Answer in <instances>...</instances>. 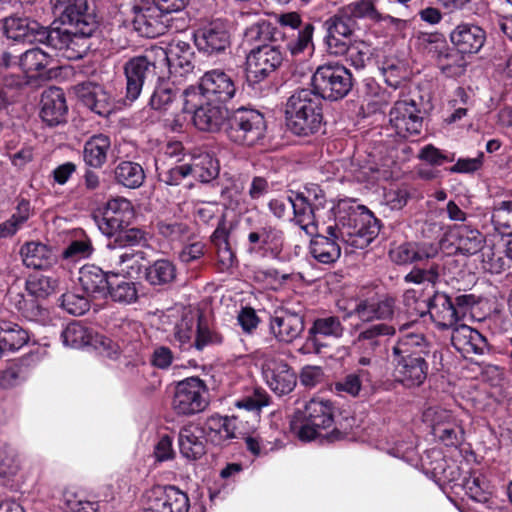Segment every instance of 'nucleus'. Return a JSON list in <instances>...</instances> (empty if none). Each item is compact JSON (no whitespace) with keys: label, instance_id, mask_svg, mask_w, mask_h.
<instances>
[{"label":"nucleus","instance_id":"obj_1","mask_svg":"<svg viewBox=\"0 0 512 512\" xmlns=\"http://www.w3.org/2000/svg\"><path fill=\"white\" fill-rule=\"evenodd\" d=\"M328 221L310 242V253L323 264L337 261L341 255V244L364 249L380 231L377 218L365 206L340 201L326 211Z\"/></svg>","mask_w":512,"mask_h":512},{"label":"nucleus","instance_id":"obj_2","mask_svg":"<svg viewBox=\"0 0 512 512\" xmlns=\"http://www.w3.org/2000/svg\"><path fill=\"white\" fill-rule=\"evenodd\" d=\"M287 128L297 136H309L318 132L322 125L320 98L308 88L294 91L285 105Z\"/></svg>","mask_w":512,"mask_h":512},{"label":"nucleus","instance_id":"obj_3","mask_svg":"<svg viewBox=\"0 0 512 512\" xmlns=\"http://www.w3.org/2000/svg\"><path fill=\"white\" fill-rule=\"evenodd\" d=\"M334 423V408L329 400L312 398L297 409L290 421V428L302 441L324 436Z\"/></svg>","mask_w":512,"mask_h":512},{"label":"nucleus","instance_id":"obj_4","mask_svg":"<svg viewBox=\"0 0 512 512\" xmlns=\"http://www.w3.org/2000/svg\"><path fill=\"white\" fill-rule=\"evenodd\" d=\"M224 130L235 144L252 146L264 137L266 122L259 111L240 107L228 114Z\"/></svg>","mask_w":512,"mask_h":512},{"label":"nucleus","instance_id":"obj_5","mask_svg":"<svg viewBox=\"0 0 512 512\" xmlns=\"http://www.w3.org/2000/svg\"><path fill=\"white\" fill-rule=\"evenodd\" d=\"M313 92L321 99L337 101L352 89L351 72L338 63L319 66L311 77Z\"/></svg>","mask_w":512,"mask_h":512},{"label":"nucleus","instance_id":"obj_6","mask_svg":"<svg viewBox=\"0 0 512 512\" xmlns=\"http://www.w3.org/2000/svg\"><path fill=\"white\" fill-rule=\"evenodd\" d=\"M172 409L177 415L191 416L204 411L209 405V390L199 377H188L176 383Z\"/></svg>","mask_w":512,"mask_h":512},{"label":"nucleus","instance_id":"obj_7","mask_svg":"<svg viewBox=\"0 0 512 512\" xmlns=\"http://www.w3.org/2000/svg\"><path fill=\"white\" fill-rule=\"evenodd\" d=\"M157 63L154 48L151 47L144 55L133 57L124 64L126 97L129 100H136L146 81L152 80L154 76H157L158 80L165 79Z\"/></svg>","mask_w":512,"mask_h":512},{"label":"nucleus","instance_id":"obj_8","mask_svg":"<svg viewBox=\"0 0 512 512\" xmlns=\"http://www.w3.org/2000/svg\"><path fill=\"white\" fill-rule=\"evenodd\" d=\"M153 48L164 78L169 75L184 77L193 71L194 53L188 42L172 40L167 48L159 46H153Z\"/></svg>","mask_w":512,"mask_h":512},{"label":"nucleus","instance_id":"obj_9","mask_svg":"<svg viewBox=\"0 0 512 512\" xmlns=\"http://www.w3.org/2000/svg\"><path fill=\"white\" fill-rule=\"evenodd\" d=\"M280 47L272 44L258 46L247 56L246 79L249 85H255L270 76L283 62Z\"/></svg>","mask_w":512,"mask_h":512},{"label":"nucleus","instance_id":"obj_10","mask_svg":"<svg viewBox=\"0 0 512 512\" xmlns=\"http://www.w3.org/2000/svg\"><path fill=\"white\" fill-rule=\"evenodd\" d=\"M199 90L206 101L221 105L231 101L237 95L239 87L233 75L215 68L201 76Z\"/></svg>","mask_w":512,"mask_h":512},{"label":"nucleus","instance_id":"obj_11","mask_svg":"<svg viewBox=\"0 0 512 512\" xmlns=\"http://www.w3.org/2000/svg\"><path fill=\"white\" fill-rule=\"evenodd\" d=\"M86 0H53V12L59 16L63 24L72 27L70 32L81 35L85 39L90 37L96 30L94 18L86 13Z\"/></svg>","mask_w":512,"mask_h":512},{"label":"nucleus","instance_id":"obj_12","mask_svg":"<svg viewBox=\"0 0 512 512\" xmlns=\"http://www.w3.org/2000/svg\"><path fill=\"white\" fill-rule=\"evenodd\" d=\"M389 122L398 136L402 138L417 136L423 128L421 109L414 99H399L389 112Z\"/></svg>","mask_w":512,"mask_h":512},{"label":"nucleus","instance_id":"obj_13","mask_svg":"<svg viewBox=\"0 0 512 512\" xmlns=\"http://www.w3.org/2000/svg\"><path fill=\"white\" fill-rule=\"evenodd\" d=\"M188 495L173 485L152 487L145 495V512H188Z\"/></svg>","mask_w":512,"mask_h":512},{"label":"nucleus","instance_id":"obj_14","mask_svg":"<svg viewBox=\"0 0 512 512\" xmlns=\"http://www.w3.org/2000/svg\"><path fill=\"white\" fill-rule=\"evenodd\" d=\"M133 25L144 37L155 38L166 32L169 27L168 13L148 0H141L132 7Z\"/></svg>","mask_w":512,"mask_h":512},{"label":"nucleus","instance_id":"obj_15","mask_svg":"<svg viewBox=\"0 0 512 512\" xmlns=\"http://www.w3.org/2000/svg\"><path fill=\"white\" fill-rule=\"evenodd\" d=\"M261 369L265 383L276 395H287L296 387V374L285 360L267 356Z\"/></svg>","mask_w":512,"mask_h":512},{"label":"nucleus","instance_id":"obj_16","mask_svg":"<svg viewBox=\"0 0 512 512\" xmlns=\"http://www.w3.org/2000/svg\"><path fill=\"white\" fill-rule=\"evenodd\" d=\"M133 218L131 202L125 198H115L107 202L102 218L97 220V226L102 234L113 237L127 228Z\"/></svg>","mask_w":512,"mask_h":512},{"label":"nucleus","instance_id":"obj_17","mask_svg":"<svg viewBox=\"0 0 512 512\" xmlns=\"http://www.w3.org/2000/svg\"><path fill=\"white\" fill-rule=\"evenodd\" d=\"M194 39L198 50L207 55L224 52L231 44L228 25L220 19L198 29L194 34Z\"/></svg>","mask_w":512,"mask_h":512},{"label":"nucleus","instance_id":"obj_18","mask_svg":"<svg viewBox=\"0 0 512 512\" xmlns=\"http://www.w3.org/2000/svg\"><path fill=\"white\" fill-rule=\"evenodd\" d=\"M393 376L406 388L421 386L428 375L429 364L424 357L392 356Z\"/></svg>","mask_w":512,"mask_h":512},{"label":"nucleus","instance_id":"obj_19","mask_svg":"<svg viewBox=\"0 0 512 512\" xmlns=\"http://www.w3.org/2000/svg\"><path fill=\"white\" fill-rule=\"evenodd\" d=\"M441 243L444 248H451L454 253L471 256L483 248L485 238L476 228L467 225H455Z\"/></svg>","mask_w":512,"mask_h":512},{"label":"nucleus","instance_id":"obj_20","mask_svg":"<svg viewBox=\"0 0 512 512\" xmlns=\"http://www.w3.org/2000/svg\"><path fill=\"white\" fill-rule=\"evenodd\" d=\"M304 329V316L288 309L275 311L269 321L270 333L278 342L292 343Z\"/></svg>","mask_w":512,"mask_h":512},{"label":"nucleus","instance_id":"obj_21","mask_svg":"<svg viewBox=\"0 0 512 512\" xmlns=\"http://www.w3.org/2000/svg\"><path fill=\"white\" fill-rule=\"evenodd\" d=\"M249 251L260 252L264 256L279 259L284 246V232L274 225H264L247 236Z\"/></svg>","mask_w":512,"mask_h":512},{"label":"nucleus","instance_id":"obj_22","mask_svg":"<svg viewBox=\"0 0 512 512\" xmlns=\"http://www.w3.org/2000/svg\"><path fill=\"white\" fill-rule=\"evenodd\" d=\"M75 92L87 108L100 116H109L115 108L113 97L99 84L80 83L75 86Z\"/></svg>","mask_w":512,"mask_h":512},{"label":"nucleus","instance_id":"obj_23","mask_svg":"<svg viewBox=\"0 0 512 512\" xmlns=\"http://www.w3.org/2000/svg\"><path fill=\"white\" fill-rule=\"evenodd\" d=\"M451 330V343L464 356L483 355L489 350L487 339L478 330L466 324H457Z\"/></svg>","mask_w":512,"mask_h":512},{"label":"nucleus","instance_id":"obj_24","mask_svg":"<svg viewBox=\"0 0 512 512\" xmlns=\"http://www.w3.org/2000/svg\"><path fill=\"white\" fill-rule=\"evenodd\" d=\"M426 312L440 329H452L458 324L459 314L451 298L442 292L434 291L428 302H423Z\"/></svg>","mask_w":512,"mask_h":512},{"label":"nucleus","instance_id":"obj_25","mask_svg":"<svg viewBox=\"0 0 512 512\" xmlns=\"http://www.w3.org/2000/svg\"><path fill=\"white\" fill-rule=\"evenodd\" d=\"M450 40L461 53H477L485 43L486 34L477 25L461 23L450 33Z\"/></svg>","mask_w":512,"mask_h":512},{"label":"nucleus","instance_id":"obj_26","mask_svg":"<svg viewBox=\"0 0 512 512\" xmlns=\"http://www.w3.org/2000/svg\"><path fill=\"white\" fill-rule=\"evenodd\" d=\"M42 120L49 126H56L65 122L67 105L62 89L50 87L42 93L41 97Z\"/></svg>","mask_w":512,"mask_h":512},{"label":"nucleus","instance_id":"obj_27","mask_svg":"<svg viewBox=\"0 0 512 512\" xmlns=\"http://www.w3.org/2000/svg\"><path fill=\"white\" fill-rule=\"evenodd\" d=\"M394 334L393 326L385 323L373 324L360 331L352 345L361 354L373 355L382 347V338Z\"/></svg>","mask_w":512,"mask_h":512},{"label":"nucleus","instance_id":"obj_28","mask_svg":"<svg viewBox=\"0 0 512 512\" xmlns=\"http://www.w3.org/2000/svg\"><path fill=\"white\" fill-rule=\"evenodd\" d=\"M438 254V247L428 243H403L391 249L389 253L391 260L398 265L433 259Z\"/></svg>","mask_w":512,"mask_h":512},{"label":"nucleus","instance_id":"obj_29","mask_svg":"<svg viewBox=\"0 0 512 512\" xmlns=\"http://www.w3.org/2000/svg\"><path fill=\"white\" fill-rule=\"evenodd\" d=\"M287 202L291 204L294 213V222L297 224L307 235L314 236L323 227L324 215L319 211L308 206L296 196L289 197Z\"/></svg>","mask_w":512,"mask_h":512},{"label":"nucleus","instance_id":"obj_30","mask_svg":"<svg viewBox=\"0 0 512 512\" xmlns=\"http://www.w3.org/2000/svg\"><path fill=\"white\" fill-rule=\"evenodd\" d=\"M208 102L194 111L193 123L201 131L217 132L227 122L228 111L222 105Z\"/></svg>","mask_w":512,"mask_h":512},{"label":"nucleus","instance_id":"obj_31","mask_svg":"<svg viewBox=\"0 0 512 512\" xmlns=\"http://www.w3.org/2000/svg\"><path fill=\"white\" fill-rule=\"evenodd\" d=\"M229 233L225 227V221L221 217L217 227L212 233L210 239L217 254V265L221 272L230 270L237 262L236 255L228 241Z\"/></svg>","mask_w":512,"mask_h":512},{"label":"nucleus","instance_id":"obj_32","mask_svg":"<svg viewBox=\"0 0 512 512\" xmlns=\"http://www.w3.org/2000/svg\"><path fill=\"white\" fill-rule=\"evenodd\" d=\"M79 284L87 296L103 297L110 285L109 274L95 265H86L79 271Z\"/></svg>","mask_w":512,"mask_h":512},{"label":"nucleus","instance_id":"obj_33","mask_svg":"<svg viewBox=\"0 0 512 512\" xmlns=\"http://www.w3.org/2000/svg\"><path fill=\"white\" fill-rule=\"evenodd\" d=\"M204 431L197 425L184 426L179 433V448L183 457L197 460L205 454Z\"/></svg>","mask_w":512,"mask_h":512},{"label":"nucleus","instance_id":"obj_34","mask_svg":"<svg viewBox=\"0 0 512 512\" xmlns=\"http://www.w3.org/2000/svg\"><path fill=\"white\" fill-rule=\"evenodd\" d=\"M345 332V327L337 316L329 315L316 318L308 330L307 341L318 346L321 339H340Z\"/></svg>","mask_w":512,"mask_h":512},{"label":"nucleus","instance_id":"obj_35","mask_svg":"<svg viewBox=\"0 0 512 512\" xmlns=\"http://www.w3.org/2000/svg\"><path fill=\"white\" fill-rule=\"evenodd\" d=\"M20 253L24 265L32 269H47L56 261L53 250L40 242L26 243L22 246Z\"/></svg>","mask_w":512,"mask_h":512},{"label":"nucleus","instance_id":"obj_36","mask_svg":"<svg viewBox=\"0 0 512 512\" xmlns=\"http://www.w3.org/2000/svg\"><path fill=\"white\" fill-rule=\"evenodd\" d=\"M42 25L24 17H9L4 22L6 36L15 41L38 42Z\"/></svg>","mask_w":512,"mask_h":512},{"label":"nucleus","instance_id":"obj_37","mask_svg":"<svg viewBox=\"0 0 512 512\" xmlns=\"http://www.w3.org/2000/svg\"><path fill=\"white\" fill-rule=\"evenodd\" d=\"M395 301L391 297L383 299H369L359 302L354 313L362 321H372L374 319H388L394 314Z\"/></svg>","mask_w":512,"mask_h":512},{"label":"nucleus","instance_id":"obj_38","mask_svg":"<svg viewBox=\"0 0 512 512\" xmlns=\"http://www.w3.org/2000/svg\"><path fill=\"white\" fill-rule=\"evenodd\" d=\"M202 430L207 440L218 446L224 445L228 440L235 437L234 421L219 415L209 417Z\"/></svg>","mask_w":512,"mask_h":512},{"label":"nucleus","instance_id":"obj_39","mask_svg":"<svg viewBox=\"0 0 512 512\" xmlns=\"http://www.w3.org/2000/svg\"><path fill=\"white\" fill-rule=\"evenodd\" d=\"M29 338L26 329L18 323L0 316V344L3 351L19 350L28 343Z\"/></svg>","mask_w":512,"mask_h":512},{"label":"nucleus","instance_id":"obj_40","mask_svg":"<svg viewBox=\"0 0 512 512\" xmlns=\"http://www.w3.org/2000/svg\"><path fill=\"white\" fill-rule=\"evenodd\" d=\"M200 318L198 315L187 313L176 323L174 339L178 342L181 350L189 351L194 348Z\"/></svg>","mask_w":512,"mask_h":512},{"label":"nucleus","instance_id":"obj_41","mask_svg":"<svg viewBox=\"0 0 512 512\" xmlns=\"http://www.w3.org/2000/svg\"><path fill=\"white\" fill-rule=\"evenodd\" d=\"M428 343L421 333L410 332L400 338L392 348V356L424 357L428 354Z\"/></svg>","mask_w":512,"mask_h":512},{"label":"nucleus","instance_id":"obj_42","mask_svg":"<svg viewBox=\"0 0 512 512\" xmlns=\"http://www.w3.org/2000/svg\"><path fill=\"white\" fill-rule=\"evenodd\" d=\"M110 146V138L104 134L91 137L84 146L83 157L85 163L94 168L102 167L106 162Z\"/></svg>","mask_w":512,"mask_h":512},{"label":"nucleus","instance_id":"obj_43","mask_svg":"<svg viewBox=\"0 0 512 512\" xmlns=\"http://www.w3.org/2000/svg\"><path fill=\"white\" fill-rule=\"evenodd\" d=\"M371 375L368 370L359 369L356 372L349 373L335 381L331 390L336 394L343 396L358 397L362 390L363 382H371Z\"/></svg>","mask_w":512,"mask_h":512},{"label":"nucleus","instance_id":"obj_44","mask_svg":"<svg viewBox=\"0 0 512 512\" xmlns=\"http://www.w3.org/2000/svg\"><path fill=\"white\" fill-rule=\"evenodd\" d=\"M114 175L117 183L130 189L140 187L145 179L142 166L132 161H121L116 166Z\"/></svg>","mask_w":512,"mask_h":512},{"label":"nucleus","instance_id":"obj_45","mask_svg":"<svg viewBox=\"0 0 512 512\" xmlns=\"http://www.w3.org/2000/svg\"><path fill=\"white\" fill-rule=\"evenodd\" d=\"M145 278L153 286L170 284L176 278V267L168 259L156 260L146 268Z\"/></svg>","mask_w":512,"mask_h":512},{"label":"nucleus","instance_id":"obj_46","mask_svg":"<svg viewBox=\"0 0 512 512\" xmlns=\"http://www.w3.org/2000/svg\"><path fill=\"white\" fill-rule=\"evenodd\" d=\"M189 166L191 176L203 183H208L215 179L220 169L218 160L208 153L194 157L192 163H189Z\"/></svg>","mask_w":512,"mask_h":512},{"label":"nucleus","instance_id":"obj_47","mask_svg":"<svg viewBox=\"0 0 512 512\" xmlns=\"http://www.w3.org/2000/svg\"><path fill=\"white\" fill-rule=\"evenodd\" d=\"M326 33L352 38L358 29V22H355L348 13L341 7L333 16L324 22Z\"/></svg>","mask_w":512,"mask_h":512},{"label":"nucleus","instance_id":"obj_48","mask_svg":"<svg viewBox=\"0 0 512 512\" xmlns=\"http://www.w3.org/2000/svg\"><path fill=\"white\" fill-rule=\"evenodd\" d=\"M378 3L379 0H355L343 6V9L355 22L361 19L378 24L381 15L377 7Z\"/></svg>","mask_w":512,"mask_h":512},{"label":"nucleus","instance_id":"obj_49","mask_svg":"<svg viewBox=\"0 0 512 512\" xmlns=\"http://www.w3.org/2000/svg\"><path fill=\"white\" fill-rule=\"evenodd\" d=\"M51 56L40 48H32L25 51L20 57V66L22 70L31 74V77H35L33 73L42 75V72L50 65Z\"/></svg>","mask_w":512,"mask_h":512},{"label":"nucleus","instance_id":"obj_50","mask_svg":"<svg viewBox=\"0 0 512 512\" xmlns=\"http://www.w3.org/2000/svg\"><path fill=\"white\" fill-rule=\"evenodd\" d=\"M61 339L66 347L80 349L90 345L92 341L91 331L80 323H71L61 333Z\"/></svg>","mask_w":512,"mask_h":512},{"label":"nucleus","instance_id":"obj_51","mask_svg":"<svg viewBox=\"0 0 512 512\" xmlns=\"http://www.w3.org/2000/svg\"><path fill=\"white\" fill-rule=\"evenodd\" d=\"M158 81L150 97L149 105L154 110L166 111L176 99L177 89L165 79Z\"/></svg>","mask_w":512,"mask_h":512},{"label":"nucleus","instance_id":"obj_52","mask_svg":"<svg viewBox=\"0 0 512 512\" xmlns=\"http://www.w3.org/2000/svg\"><path fill=\"white\" fill-rule=\"evenodd\" d=\"M491 222L501 235L512 234V201H500L492 208Z\"/></svg>","mask_w":512,"mask_h":512},{"label":"nucleus","instance_id":"obj_53","mask_svg":"<svg viewBox=\"0 0 512 512\" xmlns=\"http://www.w3.org/2000/svg\"><path fill=\"white\" fill-rule=\"evenodd\" d=\"M69 35L70 30L58 27L49 29L42 26L40 34H38V43L46 44L56 50L58 55L62 57Z\"/></svg>","mask_w":512,"mask_h":512},{"label":"nucleus","instance_id":"obj_54","mask_svg":"<svg viewBox=\"0 0 512 512\" xmlns=\"http://www.w3.org/2000/svg\"><path fill=\"white\" fill-rule=\"evenodd\" d=\"M107 294L110 295L114 302H118L120 304H131L138 298V291L135 283L125 280L119 282L110 280Z\"/></svg>","mask_w":512,"mask_h":512},{"label":"nucleus","instance_id":"obj_55","mask_svg":"<svg viewBox=\"0 0 512 512\" xmlns=\"http://www.w3.org/2000/svg\"><path fill=\"white\" fill-rule=\"evenodd\" d=\"M294 196L306 202L308 206H311L313 209L319 211L324 214V210L330 202L327 201L326 194L323 189L320 188L319 185L311 183L304 187L303 191L296 193ZM334 206L331 203V206L328 210Z\"/></svg>","mask_w":512,"mask_h":512},{"label":"nucleus","instance_id":"obj_56","mask_svg":"<svg viewBox=\"0 0 512 512\" xmlns=\"http://www.w3.org/2000/svg\"><path fill=\"white\" fill-rule=\"evenodd\" d=\"M28 378L27 369L19 363H11L0 371V388L9 390L22 385Z\"/></svg>","mask_w":512,"mask_h":512},{"label":"nucleus","instance_id":"obj_57","mask_svg":"<svg viewBox=\"0 0 512 512\" xmlns=\"http://www.w3.org/2000/svg\"><path fill=\"white\" fill-rule=\"evenodd\" d=\"M467 495L474 501L485 503L492 495L490 484L482 476H471L464 482Z\"/></svg>","mask_w":512,"mask_h":512},{"label":"nucleus","instance_id":"obj_58","mask_svg":"<svg viewBox=\"0 0 512 512\" xmlns=\"http://www.w3.org/2000/svg\"><path fill=\"white\" fill-rule=\"evenodd\" d=\"M441 267L437 263H432L428 268L414 267L408 274L405 275L404 281L406 283L424 284L428 283L432 287L439 281Z\"/></svg>","mask_w":512,"mask_h":512},{"label":"nucleus","instance_id":"obj_59","mask_svg":"<svg viewBox=\"0 0 512 512\" xmlns=\"http://www.w3.org/2000/svg\"><path fill=\"white\" fill-rule=\"evenodd\" d=\"M270 404V396L268 393L261 389L256 388L251 394L242 397L235 401V407L245 409L249 412L259 413L263 407Z\"/></svg>","mask_w":512,"mask_h":512},{"label":"nucleus","instance_id":"obj_60","mask_svg":"<svg viewBox=\"0 0 512 512\" xmlns=\"http://www.w3.org/2000/svg\"><path fill=\"white\" fill-rule=\"evenodd\" d=\"M314 25L305 23L298 31L296 38L287 43V49L293 56L304 53L306 50L313 49Z\"/></svg>","mask_w":512,"mask_h":512},{"label":"nucleus","instance_id":"obj_61","mask_svg":"<svg viewBox=\"0 0 512 512\" xmlns=\"http://www.w3.org/2000/svg\"><path fill=\"white\" fill-rule=\"evenodd\" d=\"M157 230L161 236L171 241H178L188 235L189 226L177 219H164L157 222Z\"/></svg>","mask_w":512,"mask_h":512},{"label":"nucleus","instance_id":"obj_62","mask_svg":"<svg viewBox=\"0 0 512 512\" xmlns=\"http://www.w3.org/2000/svg\"><path fill=\"white\" fill-rule=\"evenodd\" d=\"M81 234V238L71 241L70 244L64 249L62 252L64 259L78 261L91 256L93 252L91 240L82 232Z\"/></svg>","mask_w":512,"mask_h":512},{"label":"nucleus","instance_id":"obj_63","mask_svg":"<svg viewBox=\"0 0 512 512\" xmlns=\"http://www.w3.org/2000/svg\"><path fill=\"white\" fill-rule=\"evenodd\" d=\"M223 343V335L214 328L209 327L200 319L194 349L202 351L208 346L220 345Z\"/></svg>","mask_w":512,"mask_h":512},{"label":"nucleus","instance_id":"obj_64","mask_svg":"<svg viewBox=\"0 0 512 512\" xmlns=\"http://www.w3.org/2000/svg\"><path fill=\"white\" fill-rule=\"evenodd\" d=\"M120 248L132 246H146L148 245V233L139 228H125L114 240Z\"/></svg>","mask_w":512,"mask_h":512}]
</instances>
